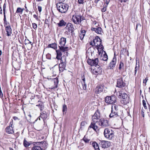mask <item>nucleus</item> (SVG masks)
<instances>
[{"instance_id":"obj_16","label":"nucleus","mask_w":150,"mask_h":150,"mask_svg":"<svg viewBox=\"0 0 150 150\" xmlns=\"http://www.w3.org/2000/svg\"><path fill=\"white\" fill-rule=\"evenodd\" d=\"M48 115L47 112L46 111H44L42 113H41L40 116L38 118H39V120H40V117H41L44 121V120L46 119L48 117Z\"/></svg>"},{"instance_id":"obj_27","label":"nucleus","mask_w":150,"mask_h":150,"mask_svg":"<svg viewBox=\"0 0 150 150\" xmlns=\"http://www.w3.org/2000/svg\"><path fill=\"white\" fill-rule=\"evenodd\" d=\"M92 145L93 146L95 150H99L98 145L96 142H93Z\"/></svg>"},{"instance_id":"obj_4","label":"nucleus","mask_w":150,"mask_h":150,"mask_svg":"<svg viewBox=\"0 0 150 150\" xmlns=\"http://www.w3.org/2000/svg\"><path fill=\"white\" fill-rule=\"evenodd\" d=\"M104 134L105 137L109 139H112L114 137V132L108 128L105 129Z\"/></svg>"},{"instance_id":"obj_41","label":"nucleus","mask_w":150,"mask_h":150,"mask_svg":"<svg viewBox=\"0 0 150 150\" xmlns=\"http://www.w3.org/2000/svg\"><path fill=\"white\" fill-rule=\"evenodd\" d=\"M142 103H143V105L144 107V108L145 109H147V107L146 106V102L145 100H143Z\"/></svg>"},{"instance_id":"obj_11","label":"nucleus","mask_w":150,"mask_h":150,"mask_svg":"<svg viewBox=\"0 0 150 150\" xmlns=\"http://www.w3.org/2000/svg\"><path fill=\"white\" fill-rule=\"evenodd\" d=\"M57 10L62 13H65L66 12V6L64 4L59 3L56 5Z\"/></svg>"},{"instance_id":"obj_3","label":"nucleus","mask_w":150,"mask_h":150,"mask_svg":"<svg viewBox=\"0 0 150 150\" xmlns=\"http://www.w3.org/2000/svg\"><path fill=\"white\" fill-rule=\"evenodd\" d=\"M98 58H96L94 59H88L87 60V62L88 64L91 66H95L97 67L98 69L99 70L98 71L96 70V72L98 74H100L101 72V71H100L101 69V68L100 66L98 65Z\"/></svg>"},{"instance_id":"obj_42","label":"nucleus","mask_w":150,"mask_h":150,"mask_svg":"<svg viewBox=\"0 0 150 150\" xmlns=\"http://www.w3.org/2000/svg\"><path fill=\"white\" fill-rule=\"evenodd\" d=\"M33 27V28L36 30L37 28V25L35 23H32Z\"/></svg>"},{"instance_id":"obj_57","label":"nucleus","mask_w":150,"mask_h":150,"mask_svg":"<svg viewBox=\"0 0 150 150\" xmlns=\"http://www.w3.org/2000/svg\"><path fill=\"white\" fill-rule=\"evenodd\" d=\"M142 116L144 117V112L142 110Z\"/></svg>"},{"instance_id":"obj_28","label":"nucleus","mask_w":150,"mask_h":150,"mask_svg":"<svg viewBox=\"0 0 150 150\" xmlns=\"http://www.w3.org/2000/svg\"><path fill=\"white\" fill-rule=\"evenodd\" d=\"M82 84L83 89L86 90V85L85 83V80L84 78L82 79Z\"/></svg>"},{"instance_id":"obj_52","label":"nucleus","mask_w":150,"mask_h":150,"mask_svg":"<svg viewBox=\"0 0 150 150\" xmlns=\"http://www.w3.org/2000/svg\"><path fill=\"white\" fill-rule=\"evenodd\" d=\"M0 97L1 98H2L3 97V93L2 92V91H1V88L0 87Z\"/></svg>"},{"instance_id":"obj_22","label":"nucleus","mask_w":150,"mask_h":150,"mask_svg":"<svg viewBox=\"0 0 150 150\" xmlns=\"http://www.w3.org/2000/svg\"><path fill=\"white\" fill-rule=\"evenodd\" d=\"M5 30L6 32L7 35L8 36H10L12 34V30L11 26L5 27Z\"/></svg>"},{"instance_id":"obj_21","label":"nucleus","mask_w":150,"mask_h":150,"mask_svg":"<svg viewBox=\"0 0 150 150\" xmlns=\"http://www.w3.org/2000/svg\"><path fill=\"white\" fill-rule=\"evenodd\" d=\"M119 116L118 114L117 111H114L113 110H111V112L109 115V117L110 118L112 117H116Z\"/></svg>"},{"instance_id":"obj_53","label":"nucleus","mask_w":150,"mask_h":150,"mask_svg":"<svg viewBox=\"0 0 150 150\" xmlns=\"http://www.w3.org/2000/svg\"><path fill=\"white\" fill-rule=\"evenodd\" d=\"M38 8L39 12H41L42 11V7L40 6H38Z\"/></svg>"},{"instance_id":"obj_39","label":"nucleus","mask_w":150,"mask_h":150,"mask_svg":"<svg viewBox=\"0 0 150 150\" xmlns=\"http://www.w3.org/2000/svg\"><path fill=\"white\" fill-rule=\"evenodd\" d=\"M124 66V64L122 62H120V64L119 65V70H120L122 68H123Z\"/></svg>"},{"instance_id":"obj_14","label":"nucleus","mask_w":150,"mask_h":150,"mask_svg":"<svg viewBox=\"0 0 150 150\" xmlns=\"http://www.w3.org/2000/svg\"><path fill=\"white\" fill-rule=\"evenodd\" d=\"M72 25L70 23H68L66 25V32H67L68 34H72V29H73Z\"/></svg>"},{"instance_id":"obj_49","label":"nucleus","mask_w":150,"mask_h":150,"mask_svg":"<svg viewBox=\"0 0 150 150\" xmlns=\"http://www.w3.org/2000/svg\"><path fill=\"white\" fill-rule=\"evenodd\" d=\"M84 0H78V2L79 4H83L84 3Z\"/></svg>"},{"instance_id":"obj_26","label":"nucleus","mask_w":150,"mask_h":150,"mask_svg":"<svg viewBox=\"0 0 150 150\" xmlns=\"http://www.w3.org/2000/svg\"><path fill=\"white\" fill-rule=\"evenodd\" d=\"M86 31L84 30H82L80 33L79 37L81 40H82L84 38L86 34Z\"/></svg>"},{"instance_id":"obj_34","label":"nucleus","mask_w":150,"mask_h":150,"mask_svg":"<svg viewBox=\"0 0 150 150\" xmlns=\"http://www.w3.org/2000/svg\"><path fill=\"white\" fill-rule=\"evenodd\" d=\"M112 110H114V111H117L118 110V106H117L115 105H112Z\"/></svg>"},{"instance_id":"obj_35","label":"nucleus","mask_w":150,"mask_h":150,"mask_svg":"<svg viewBox=\"0 0 150 150\" xmlns=\"http://www.w3.org/2000/svg\"><path fill=\"white\" fill-rule=\"evenodd\" d=\"M96 47H97V49L98 50V52H99L100 51L101 52L103 49V46L101 45V44L100 45H98V46Z\"/></svg>"},{"instance_id":"obj_50","label":"nucleus","mask_w":150,"mask_h":150,"mask_svg":"<svg viewBox=\"0 0 150 150\" xmlns=\"http://www.w3.org/2000/svg\"><path fill=\"white\" fill-rule=\"evenodd\" d=\"M105 3L106 4L105 6L106 7H107V6L110 2V0H105Z\"/></svg>"},{"instance_id":"obj_63","label":"nucleus","mask_w":150,"mask_h":150,"mask_svg":"<svg viewBox=\"0 0 150 150\" xmlns=\"http://www.w3.org/2000/svg\"><path fill=\"white\" fill-rule=\"evenodd\" d=\"M61 2H64L65 0H59Z\"/></svg>"},{"instance_id":"obj_64","label":"nucleus","mask_w":150,"mask_h":150,"mask_svg":"<svg viewBox=\"0 0 150 150\" xmlns=\"http://www.w3.org/2000/svg\"><path fill=\"white\" fill-rule=\"evenodd\" d=\"M10 150H14L12 148H9Z\"/></svg>"},{"instance_id":"obj_51","label":"nucleus","mask_w":150,"mask_h":150,"mask_svg":"<svg viewBox=\"0 0 150 150\" xmlns=\"http://www.w3.org/2000/svg\"><path fill=\"white\" fill-rule=\"evenodd\" d=\"M45 23L48 25L49 24V21L48 20V19H46L45 20Z\"/></svg>"},{"instance_id":"obj_6","label":"nucleus","mask_w":150,"mask_h":150,"mask_svg":"<svg viewBox=\"0 0 150 150\" xmlns=\"http://www.w3.org/2000/svg\"><path fill=\"white\" fill-rule=\"evenodd\" d=\"M61 63L59 64V70L60 72H63L65 70L66 67V58L63 57L60 59Z\"/></svg>"},{"instance_id":"obj_55","label":"nucleus","mask_w":150,"mask_h":150,"mask_svg":"<svg viewBox=\"0 0 150 150\" xmlns=\"http://www.w3.org/2000/svg\"><path fill=\"white\" fill-rule=\"evenodd\" d=\"M33 17L34 18H35L36 20H38V18L37 16L36 15H35V14L34 15Z\"/></svg>"},{"instance_id":"obj_62","label":"nucleus","mask_w":150,"mask_h":150,"mask_svg":"<svg viewBox=\"0 0 150 150\" xmlns=\"http://www.w3.org/2000/svg\"><path fill=\"white\" fill-rule=\"evenodd\" d=\"M31 42L29 40V44H30L32 46V44L31 43Z\"/></svg>"},{"instance_id":"obj_31","label":"nucleus","mask_w":150,"mask_h":150,"mask_svg":"<svg viewBox=\"0 0 150 150\" xmlns=\"http://www.w3.org/2000/svg\"><path fill=\"white\" fill-rule=\"evenodd\" d=\"M24 9V8H22L20 7H18L17 8L16 13H20L21 14Z\"/></svg>"},{"instance_id":"obj_56","label":"nucleus","mask_w":150,"mask_h":150,"mask_svg":"<svg viewBox=\"0 0 150 150\" xmlns=\"http://www.w3.org/2000/svg\"><path fill=\"white\" fill-rule=\"evenodd\" d=\"M118 0L119 1H120L122 3L123 2H126V1H127V0Z\"/></svg>"},{"instance_id":"obj_59","label":"nucleus","mask_w":150,"mask_h":150,"mask_svg":"<svg viewBox=\"0 0 150 150\" xmlns=\"http://www.w3.org/2000/svg\"><path fill=\"white\" fill-rule=\"evenodd\" d=\"M13 119L14 120H17L18 118L17 117L15 116L13 117Z\"/></svg>"},{"instance_id":"obj_44","label":"nucleus","mask_w":150,"mask_h":150,"mask_svg":"<svg viewBox=\"0 0 150 150\" xmlns=\"http://www.w3.org/2000/svg\"><path fill=\"white\" fill-rule=\"evenodd\" d=\"M3 11H4V22L7 21L6 20V16L5 14V9L4 8L3 9Z\"/></svg>"},{"instance_id":"obj_33","label":"nucleus","mask_w":150,"mask_h":150,"mask_svg":"<svg viewBox=\"0 0 150 150\" xmlns=\"http://www.w3.org/2000/svg\"><path fill=\"white\" fill-rule=\"evenodd\" d=\"M30 144L28 142V141H27L25 139L23 141V145L25 147H27L28 146L30 145Z\"/></svg>"},{"instance_id":"obj_24","label":"nucleus","mask_w":150,"mask_h":150,"mask_svg":"<svg viewBox=\"0 0 150 150\" xmlns=\"http://www.w3.org/2000/svg\"><path fill=\"white\" fill-rule=\"evenodd\" d=\"M129 98H127L125 99H122L121 100V103L124 104L126 105L129 103Z\"/></svg>"},{"instance_id":"obj_58","label":"nucleus","mask_w":150,"mask_h":150,"mask_svg":"<svg viewBox=\"0 0 150 150\" xmlns=\"http://www.w3.org/2000/svg\"><path fill=\"white\" fill-rule=\"evenodd\" d=\"M2 11L1 7L0 6V14H2Z\"/></svg>"},{"instance_id":"obj_47","label":"nucleus","mask_w":150,"mask_h":150,"mask_svg":"<svg viewBox=\"0 0 150 150\" xmlns=\"http://www.w3.org/2000/svg\"><path fill=\"white\" fill-rule=\"evenodd\" d=\"M106 7L105 6L103 8H102L101 9V11L103 12H105L106 10V7Z\"/></svg>"},{"instance_id":"obj_61","label":"nucleus","mask_w":150,"mask_h":150,"mask_svg":"<svg viewBox=\"0 0 150 150\" xmlns=\"http://www.w3.org/2000/svg\"><path fill=\"white\" fill-rule=\"evenodd\" d=\"M25 11L27 12H28V10L27 8L26 7V6H25Z\"/></svg>"},{"instance_id":"obj_9","label":"nucleus","mask_w":150,"mask_h":150,"mask_svg":"<svg viewBox=\"0 0 150 150\" xmlns=\"http://www.w3.org/2000/svg\"><path fill=\"white\" fill-rule=\"evenodd\" d=\"M101 44V40L99 37L98 36L96 37L93 40V42L91 41L90 42V45L96 47L100 45Z\"/></svg>"},{"instance_id":"obj_2","label":"nucleus","mask_w":150,"mask_h":150,"mask_svg":"<svg viewBox=\"0 0 150 150\" xmlns=\"http://www.w3.org/2000/svg\"><path fill=\"white\" fill-rule=\"evenodd\" d=\"M46 147L47 143L45 141L37 142L35 143L31 150H45Z\"/></svg>"},{"instance_id":"obj_8","label":"nucleus","mask_w":150,"mask_h":150,"mask_svg":"<svg viewBox=\"0 0 150 150\" xmlns=\"http://www.w3.org/2000/svg\"><path fill=\"white\" fill-rule=\"evenodd\" d=\"M96 123L102 127H106L109 126L108 121L103 118L99 120Z\"/></svg>"},{"instance_id":"obj_60","label":"nucleus","mask_w":150,"mask_h":150,"mask_svg":"<svg viewBox=\"0 0 150 150\" xmlns=\"http://www.w3.org/2000/svg\"><path fill=\"white\" fill-rule=\"evenodd\" d=\"M85 123V122H82L81 123V125L82 126H83L84 125V124Z\"/></svg>"},{"instance_id":"obj_13","label":"nucleus","mask_w":150,"mask_h":150,"mask_svg":"<svg viewBox=\"0 0 150 150\" xmlns=\"http://www.w3.org/2000/svg\"><path fill=\"white\" fill-rule=\"evenodd\" d=\"M49 80H51L52 81H53L54 83V86H52L50 88L51 89H54L55 88H56L57 87V85L58 83V79L57 77L53 79H49V78H48Z\"/></svg>"},{"instance_id":"obj_17","label":"nucleus","mask_w":150,"mask_h":150,"mask_svg":"<svg viewBox=\"0 0 150 150\" xmlns=\"http://www.w3.org/2000/svg\"><path fill=\"white\" fill-rule=\"evenodd\" d=\"M116 61L117 60L116 58H115L114 57L110 63L109 64V67H110V69H113L115 67Z\"/></svg>"},{"instance_id":"obj_46","label":"nucleus","mask_w":150,"mask_h":150,"mask_svg":"<svg viewBox=\"0 0 150 150\" xmlns=\"http://www.w3.org/2000/svg\"><path fill=\"white\" fill-rule=\"evenodd\" d=\"M66 105L64 104L63 105V112L64 114H66V112H65L66 108H65Z\"/></svg>"},{"instance_id":"obj_25","label":"nucleus","mask_w":150,"mask_h":150,"mask_svg":"<svg viewBox=\"0 0 150 150\" xmlns=\"http://www.w3.org/2000/svg\"><path fill=\"white\" fill-rule=\"evenodd\" d=\"M57 53V56L56 58L58 59H60V57L62 55V54L61 52H62V51L60 49L59 50H56Z\"/></svg>"},{"instance_id":"obj_18","label":"nucleus","mask_w":150,"mask_h":150,"mask_svg":"<svg viewBox=\"0 0 150 150\" xmlns=\"http://www.w3.org/2000/svg\"><path fill=\"white\" fill-rule=\"evenodd\" d=\"M104 1L103 0H95L94 2L96 4V6L99 7L103 5Z\"/></svg>"},{"instance_id":"obj_29","label":"nucleus","mask_w":150,"mask_h":150,"mask_svg":"<svg viewBox=\"0 0 150 150\" xmlns=\"http://www.w3.org/2000/svg\"><path fill=\"white\" fill-rule=\"evenodd\" d=\"M48 47H51L55 49L57 47V44L55 43H52L49 45L48 46Z\"/></svg>"},{"instance_id":"obj_7","label":"nucleus","mask_w":150,"mask_h":150,"mask_svg":"<svg viewBox=\"0 0 150 150\" xmlns=\"http://www.w3.org/2000/svg\"><path fill=\"white\" fill-rule=\"evenodd\" d=\"M65 44L66 38H62L59 42V47L62 52H64L66 51V47H65Z\"/></svg>"},{"instance_id":"obj_32","label":"nucleus","mask_w":150,"mask_h":150,"mask_svg":"<svg viewBox=\"0 0 150 150\" xmlns=\"http://www.w3.org/2000/svg\"><path fill=\"white\" fill-rule=\"evenodd\" d=\"M66 23L64 22L63 20L60 21L58 23V26L59 27L65 25Z\"/></svg>"},{"instance_id":"obj_40","label":"nucleus","mask_w":150,"mask_h":150,"mask_svg":"<svg viewBox=\"0 0 150 150\" xmlns=\"http://www.w3.org/2000/svg\"><path fill=\"white\" fill-rule=\"evenodd\" d=\"M4 26L5 27H9L10 26V24L9 22H8L7 21L4 22Z\"/></svg>"},{"instance_id":"obj_36","label":"nucleus","mask_w":150,"mask_h":150,"mask_svg":"<svg viewBox=\"0 0 150 150\" xmlns=\"http://www.w3.org/2000/svg\"><path fill=\"white\" fill-rule=\"evenodd\" d=\"M136 66L135 67V70H134V75H135L136 74L137 71V70L139 69V65H138V66H137V59H136Z\"/></svg>"},{"instance_id":"obj_48","label":"nucleus","mask_w":150,"mask_h":150,"mask_svg":"<svg viewBox=\"0 0 150 150\" xmlns=\"http://www.w3.org/2000/svg\"><path fill=\"white\" fill-rule=\"evenodd\" d=\"M126 51V49H122V50H121V52H120L121 54L124 55V52H125Z\"/></svg>"},{"instance_id":"obj_45","label":"nucleus","mask_w":150,"mask_h":150,"mask_svg":"<svg viewBox=\"0 0 150 150\" xmlns=\"http://www.w3.org/2000/svg\"><path fill=\"white\" fill-rule=\"evenodd\" d=\"M122 99H125V98H129V97L125 93L123 94V96H122Z\"/></svg>"},{"instance_id":"obj_23","label":"nucleus","mask_w":150,"mask_h":150,"mask_svg":"<svg viewBox=\"0 0 150 150\" xmlns=\"http://www.w3.org/2000/svg\"><path fill=\"white\" fill-rule=\"evenodd\" d=\"M108 142L105 141H103L100 142V146L102 148H105L108 146Z\"/></svg>"},{"instance_id":"obj_19","label":"nucleus","mask_w":150,"mask_h":150,"mask_svg":"<svg viewBox=\"0 0 150 150\" xmlns=\"http://www.w3.org/2000/svg\"><path fill=\"white\" fill-rule=\"evenodd\" d=\"M5 131L8 134H12L13 133L14 131L12 127V125L11 126L7 127L5 129Z\"/></svg>"},{"instance_id":"obj_54","label":"nucleus","mask_w":150,"mask_h":150,"mask_svg":"<svg viewBox=\"0 0 150 150\" xmlns=\"http://www.w3.org/2000/svg\"><path fill=\"white\" fill-rule=\"evenodd\" d=\"M29 40H25V45H26L27 44H29Z\"/></svg>"},{"instance_id":"obj_20","label":"nucleus","mask_w":150,"mask_h":150,"mask_svg":"<svg viewBox=\"0 0 150 150\" xmlns=\"http://www.w3.org/2000/svg\"><path fill=\"white\" fill-rule=\"evenodd\" d=\"M91 30L93 31H94L98 34H101L102 32V29L99 27L95 28H91Z\"/></svg>"},{"instance_id":"obj_10","label":"nucleus","mask_w":150,"mask_h":150,"mask_svg":"<svg viewBox=\"0 0 150 150\" xmlns=\"http://www.w3.org/2000/svg\"><path fill=\"white\" fill-rule=\"evenodd\" d=\"M116 100V98L115 96H106L105 98V101L106 103L112 104L115 102Z\"/></svg>"},{"instance_id":"obj_37","label":"nucleus","mask_w":150,"mask_h":150,"mask_svg":"<svg viewBox=\"0 0 150 150\" xmlns=\"http://www.w3.org/2000/svg\"><path fill=\"white\" fill-rule=\"evenodd\" d=\"M83 140L86 143H89L90 140L89 139L87 138L85 136L83 138Z\"/></svg>"},{"instance_id":"obj_15","label":"nucleus","mask_w":150,"mask_h":150,"mask_svg":"<svg viewBox=\"0 0 150 150\" xmlns=\"http://www.w3.org/2000/svg\"><path fill=\"white\" fill-rule=\"evenodd\" d=\"M103 86L102 85H99L97 86L95 89V92L96 94L99 93L103 91Z\"/></svg>"},{"instance_id":"obj_5","label":"nucleus","mask_w":150,"mask_h":150,"mask_svg":"<svg viewBox=\"0 0 150 150\" xmlns=\"http://www.w3.org/2000/svg\"><path fill=\"white\" fill-rule=\"evenodd\" d=\"M72 19L74 22L76 24H80L83 20L81 15L76 13L73 16Z\"/></svg>"},{"instance_id":"obj_38","label":"nucleus","mask_w":150,"mask_h":150,"mask_svg":"<svg viewBox=\"0 0 150 150\" xmlns=\"http://www.w3.org/2000/svg\"><path fill=\"white\" fill-rule=\"evenodd\" d=\"M108 59V56L107 55V54L105 52L104 54L103 57V59L104 61H107Z\"/></svg>"},{"instance_id":"obj_12","label":"nucleus","mask_w":150,"mask_h":150,"mask_svg":"<svg viewBox=\"0 0 150 150\" xmlns=\"http://www.w3.org/2000/svg\"><path fill=\"white\" fill-rule=\"evenodd\" d=\"M125 86V83L123 81L122 77L117 79V87L121 88L124 87Z\"/></svg>"},{"instance_id":"obj_43","label":"nucleus","mask_w":150,"mask_h":150,"mask_svg":"<svg viewBox=\"0 0 150 150\" xmlns=\"http://www.w3.org/2000/svg\"><path fill=\"white\" fill-rule=\"evenodd\" d=\"M148 77H146L145 79L143 80V83L145 84L144 86L146 85V83L147 81H148Z\"/></svg>"},{"instance_id":"obj_30","label":"nucleus","mask_w":150,"mask_h":150,"mask_svg":"<svg viewBox=\"0 0 150 150\" xmlns=\"http://www.w3.org/2000/svg\"><path fill=\"white\" fill-rule=\"evenodd\" d=\"M124 93H123L122 91H118L117 92V95L118 96V98H122L123 96V94Z\"/></svg>"},{"instance_id":"obj_1","label":"nucleus","mask_w":150,"mask_h":150,"mask_svg":"<svg viewBox=\"0 0 150 150\" xmlns=\"http://www.w3.org/2000/svg\"><path fill=\"white\" fill-rule=\"evenodd\" d=\"M100 117V113L98 111L96 112L94 115L92 117L93 122H92L89 126V128H92L95 131H96L98 128V127L96 124L99 120Z\"/></svg>"}]
</instances>
